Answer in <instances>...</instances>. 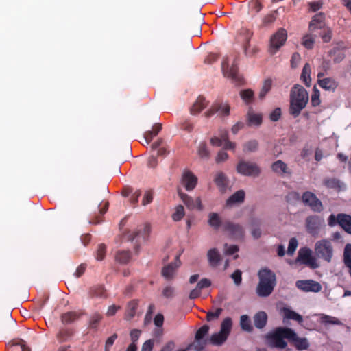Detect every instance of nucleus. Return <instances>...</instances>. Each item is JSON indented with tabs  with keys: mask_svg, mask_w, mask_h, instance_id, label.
I'll use <instances>...</instances> for the list:
<instances>
[{
	"mask_svg": "<svg viewBox=\"0 0 351 351\" xmlns=\"http://www.w3.org/2000/svg\"><path fill=\"white\" fill-rule=\"evenodd\" d=\"M308 101V94L301 85L295 84L291 90L289 113L294 118L298 117Z\"/></svg>",
	"mask_w": 351,
	"mask_h": 351,
	"instance_id": "f257e3e1",
	"label": "nucleus"
},
{
	"mask_svg": "<svg viewBox=\"0 0 351 351\" xmlns=\"http://www.w3.org/2000/svg\"><path fill=\"white\" fill-rule=\"evenodd\" d=\"M259 282L256 287V294L260 297H267L271 294L276 285V274L267 267L259 269L257 274Z\"/></svg>",
	"mask_w": 351,
	"mask_h": 351,
	"instance_id": "f03ea898",
	"label": "nucleus"
},
{
	"mask_svg": "<svg viewBox=\"0 0 351 351\" xmlns=\"http://www.w3.org/2000/svg\"><path fill=\"white\" fill-rule=\"evenodd\" d=\"M293 335L291 328L278 327L272 333L269 334L267 337L271 347L284 349L287 346V343L284 339L289 340L290 337Z\"/></svg>",
	"mask_w": 351,
	"mask_h": 351,
	"instance_id": "7ed1b4c3",
	"label": "nucleus"
},
{
	"mask_svg": "<svg viewBox=\"0 0 351 351\" xmlns=\"http://www.w3.org/2000/svg\"><path fill=\"white\" fill-rule=\"evenodd\" d=\"M315 254L316 256L326 263L332 261L334 249L331 241L329 239H322L317 241L315 244Z\"/></svg>",
	"mask_w": 351,
	"mask_h": 351,
	"instance_id": "20e7f679",
	"label": "nucleus"
},
{
	"mask_svg": "<svg viewBox=\"0 0 351 351\" xmlns=\"http://www.w3.org/2000/svg\"><path fill=\"white\" fill-rule=\"evenodd\" d=\"M221 70L223 75L231 79L232 82L237 86L243 84V78L239 73L237 67V57L234 58V62L230 67H229V62L228 58H224L221 62Z\"/></svg>",
	"mask_w": 351,
	"mask_h": 351,
	"instance_id": "39448f33",
	"label": "nucleus"
},
{
	"mask_svg": "<svg viewBox=\"0 0 351 351\" xmlns=\"http://www.w3.org/2000/svg\"><path fill=\"white\" fill-rule=\"evenodd\" d=\"M236 169L238 173L244 176L256 178L261 173V169L256 163L243 160L238 162Z\"/></svg>",
	"mask_w": 351,
	"mask_h": 351,
	"instance_id": "423d86ee",
	"label": "nucleus"
},
{
	"mask_svg": "<svg viewBox=\"0 0 351 351\" xmlns=\"http://www.w3.org/2000/svg\"><path fill=\"white\" fill-rule=\"evenodd\" d=\"M328 224L330 227L339 225L345 232L351 234V215L339 213L337 215L331 214L328 218Z\"/></svg>",
	"mask_w": 351,
	"mask_h": 351,
	"instance_id": "0eeeda50",
	"label": "nucleus"
},
{
	"mask_svg": "<svg viewBox=\"0 0 351 351\" xmlns=\"http://www.w3.org/2000/svg\"><path fill=\"white\" fill-rule=\"evenodd\" d=\"M301 200L305 206H308L315 213H321L324 209L322 202L313 192H304L301 195Z\"/></svg>",
	"mask_w": 351,
	"mask_h": 351,
	"instance_id": "6e6552de",
	"label": "nucleus"
},
{
	"mask_svg": "<svg viewBox=\"0 0 351 351\" xmlns=\"http://www.w3.org/2000/svg\"><path fill=\"white\" fill-rule=\"evenodd\" d=\"M287 39V32L284 28H280L270 38V53L274 54L284 45Z\"/></svg>",
	"mask_w": 351,
	"mask_h": 351,
	"instance_id": "1a4fd4ad",
	"label": "nucleus"
},
{
	"mask_svg": "<svg viewBox=\"0 0 351 351\" xmlns=\"http://www.w3.org/2000/svg\"><path fill=\"white\" fill-rule=\"evenodd\" d=\"M297 261L309 266L311 269H316L319 267L315 257L312 256V251L308 247H304L299 250Z\"/></svg>",
	"mask_w": 351,
	"mask_h": 351,
	"instance_id": "9d476101",
	"label": "nucleus"
},
{
	"mask_svg": "<svg viewBox=\"0 0 351 351\" xmlns=\"http://www.w3.org/2000/svg\"><path fill=\"white\" fill-rule=\"evenodd\" d=\"M223 230L228 232L229 236L233 239H242L244 236V230L242 226L229 220L223 221Z\"/></svg>",
	"mask_w": 351,
	"mask_h": 351,
	"instance_id": "9b49d317",
	"label": "nucleus"
},
{
	"mask_svg": "<svg viewBox=\"0 0 351 351\" xmlns=\"http://www.w3.org/2000/svg\"><path fill=\"white\" fill-rule=\"evenodd\" d=\"M296 287L305 292L317 293L322 290V285L319 282L313 280H300L295 283Z\"/></svg>",
	"mask_w": 351,
	"mask_h": 351,
	"instance_id": "f8f14e48",
	"label": "nucleus"
},
{
	"mask_svg": "<svg viewBox=\"0 0 351 351\" xmlns=\"http://www.w3.org/2000/svg\"><path fill=\"white\" fill-rule=\"evenodd\" d=\"M305 226L306 231L310 234L317 236L320 230L321 219L317 215L308 216L305 220Z\"/></svg>",
	"mask_w": 351,
	"mask_h": 351,
	"instance_id": "ddd939ff",
	"label": "nucleus"
},
{
	"mask_svg": "<svg viewBox=\"0 0 351 351\" xmlns=\"http://www.w3.org/2000/svg\"><path fill=\"white\" fill-rule=\"evenodd\" d=\"M178 195L188 209H197L198 210H203L204 207L202 204V200L200 197H197L195 199H194L191 196L182 192H178Z\"/></svg>",
	"mask_w": 351,
	"mask_h": 351,
	"instance_id": "4468645a",
	"label": "nucleus"
},
{
	"mask_svg": "<svg viewBox=\"0 0 351 351\" xmlns=\"http://www.w3.org/2000/svg\"><path fill=\"white\" fill-rule=\"evenodd\" d=\"M182 184L187 191L193 190L197 184V178L190 171H184L182 177Z\"/></svg>",
	"mask_w": 351,
	"mask_h": 351,
	"instance_id": "2eb2a0df",
	"label": "nucleus"
},
{
	"mask_svg": "<svg viewBox=\"0 0 351 351\" xmlns=\"http://www.w3.org/2000/svg\"><path fill=\"white\" fill-rule=\"evenodd\" d=\"M180 265V261L179 256H176V260L173 263H171L163 267L162 269V275L167 280H171L173 278L176 269Z\"/></svg>",
	"mask_w": 351,
	"mask_h": 351,
	"instance_id": "dca6fc26",
	"label": "nucleus"
},
{
	"mask_svg": "<svg viewBox=\"0 0 351 351\" xmlns=\"http://www.w3.org/2000/svg\"><path fill=\"white\" fill-rule=\"evenodd\" d=\"M271 169L274 173L280 176H284L285 175L290 176L291 174V169L288 167L287 165L281 160H278L273 162L271 165Z\"/></svg>",
	"mask_w": 351,
	"mask_h": 351,
	"instance_id": "f3484780",
	"label": "nucleus"
},
{
	"mask_svg": "<svg viewBox=\"0 0 351 351\" xmlns=\"http://www.w3.org/2000/svg\"><path fill=\"white\" fill-rule=\"evenodd\" d=\"M317 84L322 89L332 93H334L339 86V82L332 77L317 80Z\"/></svg>",
	"mask_w": 351,
	"mask_h": 351,
	"instance_id": "a211bd4d",
	"label": "nucleus"
},
{
	"mask_svg": "<svg viewBox=\"0 0 351 351\" xmlns=\"http://www.w3.org/2000/svg\"><path fill=\"white\" fill-rule=\"evenodd\" d=\"M293 336L290 337L289 341L292 342L298 350H307L309 347V343L306 338H300L292 330Z\"/></svg>",
	"mask_w": 351,
	"mask_h": 351,
	"instance_id": "6ab92c4d",
	"label": "nucleus"
},
{
	"mask_svg": "<svg viewBox=\"0 0 351 351\" xmlns=\"http://www.w3.org/2000/svg\"><path fill=\"white\" fill-rule=\"evenodd\" d=\"M208 101L205 97L199 95L196 99L195 102L190 108V113L192 115L198 114L202 110H204L208 106Z\"/></svg>",
	"mask_w": 351,
	"mask_h": 351,
	"instance_id": "aec40b11",
	"label": "nucleus"
},
{
	"mask_svg": "<svg viewBox=\"0 0 351 351\" xmlns=\"http://www.w3.org/2000/svg\"><path fill=\"white\" fill-rule=\"evenodd\" d=\"M325 15L322 12L315 14L309 23V29L311 31H314L317 29L324 27L325 23Z\"/></svg>",
	"mask_w": 351,
	"mask_h": 351,
	"instance_id": "412c9836",
	"label": "nucleus"
},
{
	"mask_svg": "<svg viewBox=\"0 0 351 351\" xmlns=\"http://www.w3.org/2000/svg\"><path fill=\"white\" fill-rule=\"evenodd\" d=\"M208 225L215 230H219L222 227L223 221H222L220 215L217 213H210L208 219Z\"/></svg>",
	"mask_w": 351,
	"mask_h": 351,
	"instance_id": "4be33fe9",
	"label": "nucleus"
},
{
	"mask_svg": "<svg viewBox=\"0 0 351 351\" xmlns=\"http://www.w3.org/2000/svg\"><path fill=\"white\" fill-rule=\"evenodd\" d=\"M108 206V202L101 203L99 206V215L95 214L93 218L89 221V223L96 225L101 223L103 221L102 216L107 212Z\"/></svg>",
	"mask_w": 351,
	"mask_h": 351,
	"instance_id": "5701e85b",
	"label": "nucleus"
},
{
	"mask_svg": "<svg viewBox=\"0 0 351 351\" xmlns=\"http://www.w3.org/2000/svg\"><path fill=\"white\" fill-rule=\"evenodd\" d=\"M208 260L210 265L216 267L221 261V255L216 248H212L207 253Z\"/></svg>",
	"mask_w": 351,
	"mask_h": 351,
	"instance_id": "b1692460",
	"label": "nucleus"
},
{
	"mask_svg": "<svg viewBox=\"0 0 351 351\" xmlns=\"http://www.w3.org/2000/svg\"><path fill=\"white\" fill-rule=\"evenodd\" d=\"M267 315L264 311H259L254 316V322L256 328L261 329L267 324Z\"/></svg>",
	"mask_w": 351,
	"mask_h": 351,
	"instance_id": "393cba45",
	"label": "nucleus"
},
{
	"mask_svg": "<svg viewBox=\"0 0 351 351\" xmlns=\"http://www.w3.org/2000/svg\"><path fill=\"white\" fill-rule=\"evenodd\" d=\"M138 306V300H133L128 303L125 313V319L126 320H130L135 316Z\"/></svg>",
	"mask_w": 351,
	"mask_h": 351,
	"instance_id": "a878e982",
	"label": "nucleus"
},
{
	"mask_svg": "<svg viewBox=\"0 0 351 351\" xmlns=\"http://www.w3.org/2000/svg\"><path fill=\"white\" fill-rule=\"evenodd\" d=\"M343 260L345 266L348 269V273L351 277V243L345 245Z\"/></svg>",
	"mask_w": 351,
	"mask_h": 351,
	"instance_id": "bb28decb",
	"label": "nucleus"
},
{
	"mask_svg": "<svg viewBox=\"0 0 351 351\" xmlns=\"http://www.w3.org/2000/svg\"><path fill=\"white\" fill-rule=\"evenodd\" d=\"M311 65L306 63L302 69L300 79L306 86H310L311 84Z\"/></svg>",
	"mask_w": 351,
	"mask_h": 351,
	"instance_id": "cd10ccee",
	"label": "nucleus"
},
{
	"mask_svg": "<svg viewBox=\"0 0 351 351\" xmlns=\"http://www.w3.org/2000/svg\"><path fill=\"white\" fill-rule=\"evenodd\" d=\"M215 182L221 191H225L228 186V180L226 175L222 172L217 173Z\"/></svg>",
	"mask_w": 351,
	"mask_h": 351,
	"instance_id": "c85d7f7f",
	"label": "nucleus"
},
{
	"mask_svg": "<svg viewBox=\"0 0 351 351\" xmlns=\"http://www.w3.org/2000/svg\"><path fill=\"white\" fill-rule=\"evenodd\" d=\"M228 337H227L226 335H223L220 332H216L210 336L209 342L210 344L213 346H219L223 345L226 342Z\"/></svg>",
	"mask_w": 351,
	"mask_h": 351,
	"instance_id": "c756f323",
	"label": "nucleus"
},
{
	"mask_svg": "<svg viewBox=\"0 0 351 351\" xmlns=\"http://www.w3.org/2000/svg\"><path fill=\"white\" fill-rule=\"evenodd\" d=\"M245 199V192L243 190H239L232 195L226 201L228 206H231L234 204L241 203Z\"/></svg>",
	"mask_w": 351,
	"mask_h": 351,
	"instance_id": "7c9ffc66",
	"label": "nucleus"
},
{
	"mask_svg": "<svg viewBox=\"0 0 351 351\" xmlns=\"http://www.w3.org/2000/svg\"><path fill=\"white\" fill-rule=\"evenodd\" d=\"M250 225L252 226L251 234L252 237L256 239L260 238L261 236V230L260 228L261 226V219L257 218L252 219Z\"/></svg>",
	"mask_w": 351,
	"mask_h": 351,
	"instance_id": "2f4dec72",
	"label": "nucleus"
},
{
	"mask_svg": "<svg viewBox=\"0 0 351 351\" xmlns=\"http://www.w3.org/2000/svg\"><path fill=\"white\" fill-rule=\"evenodd\" d=\"M232 326V319L229 317H226L221 324L219 332L228 337L231 332Z\"/></svg>",
	"mask_w": 351,
	"mask_h": 351,
	"instance_id": "473e14b6",
	"label": "nucleus"
},
{
	"mask_svg": "<svg viewBox=\"0 0 351 351\" xmlns=\"http://www.w3.org/2000/svg\"><path fill=\"white\" fill-rule=\"evenodd\" d=\"M89 294L92 298H106V290L101 285H96L90 289Z\"/></svg>",
	"mask_w": 351,
	"mask_h": 351,
	"instance_id": "72a5a7b5",
	"label": "nucleus"
},
{
	"mask_svg": "<svg viewBox=\"0 0 351 351\" xmlns=\"http://www.w3.org/2000/svg\"><path fill=\"white\" fill-rule=\"evenodd\" d=\"M285 318L287 319H292L297 321L298 323H302L303 322L302 316L296 312L293 311L287 308H284L283 309Z\"/></svg>",
	"mask_w": 351,
	"mask_h": 351,
	"instance_id": "f704fd0d",
	"label": "nucleus"
},
{
	"mask_svg": "<svg viewBox=\"0 0 351 351\" xmlns=\"http://www.w3.org/2000/svg\"><path fill=\"white\" fill-rule=\"evenodd\" d=\"M80 316V313L74 311H70L62 314L61 319L63 324H68L77 319Z\"/></svg>",
	"mask_w": 351,
	"mask_h": 351,
	"instance_id": "c9c22d12",
	"label": "nucleus"
},
{
	"mask_svg": "<svg viewBox=\"0 0 351 351\" xmlns=\"http://www.w3.org/2000/svg\"><path fill=\"white\" fill-rule=\"evenodd\" d=\"M240 326L243 330L246 332H252L253 327L252 326L251 319L247 315H243L240 317Z\"/></svg>",
	"mask_w": 351,
	"mask_h": 351,
	"instance_id": "e433bc0d",
	"label": "nucleus"
},
{
	"mask_svg": "<svg viewBox=\"0 0 351 351\" xmlns=\"http://www.w3.org/2000/svg\"><path fill=\"white\" fill-rule=\"evenodd\" d=\"M330 57L334 56V63H339L345 58V54L337 47H335L328 51Z\"/></svg>",
	"mask_w": 351,
	"mask_h": 351,
	"instance_id": "4c0bfd02",
	"label": "nucleus"
},
{
	"mask_svg": "<svg viewBox=\"0 0 351 351\" xmlns=\"http://www.w3.org/2000/svg\"><path fill=\"white\" fill-rule=\"evenodd\" d=\"M320 322L324 325H342V322L335 317L322 314L320 317Z\"/></svg>",
	"mask_w": 351,
	"mask_h": 351,
	"instance_id": "58836bf2",
	"label": "nucleus"
},
{
	"mask_svg": "<svg viewBox=\"0 0 351 351\" xmlns=\"http://www.w3.org/2000/svg\"><path fill=\"white\" fill-rule=\"evenodd\" d=\"M116 261L121 264H125L131 258V254L129 251L121 250L117 252L115 256Z\"/></svg>",
	"mask_w": 351,
	"mask_h": 351,
	"instance_id": "ea45409f",
	"label": "nucleus"
},
{
	"mask_svg": "<svg viewBox=\"0 0 351 351\" xmlns=\"http://www.w3.org/2000/svg\"><path fill=\"white\" fill-rule=\"evenodd\" d=\"M197 153L199 157L202 158L208 159L210 158V152L207 147L206 143L204 142H202L199 143Z\"/></svg>",
	"mask_w": 351,
	"mask_h": 351,
	"instance_id": "a19ab883",
	"label": "nucleus"
},
{
	"mask_svg": "<svg viewBox=\"0 0 351 351\" xmlns=\"http://www.w3.org/2000/svg\"><path fill=\"white\" fill-rule=\"evenodd\" d=\"M102 319V315L98 313H93L89 320V327L93 329H97L98 324Z\"/></svg>",
	"mask_w": 351,
	"mask_h": 351,
	"instance_id": "79ce46f5",
	"label": "nucleus"
},
{
	"mask_svg": "<svg viewBox=\"0 0 351 351\" xmlns=\"http://www.w3.org/2000/svg\"><path fill=\"white\" fill-rule=\"evenodd\" d=\"M324 184L330 189L341 188V182L337 178H327L324 180Z\"/></svg>",
	"mask_w": 351,
	"mask_h": 351,
	"instance_id": "37998d69",
	"label": "nucleus"
},
{
	"mask_svg": "<svg viewBox=\"0 0 351 351\" xmlns=\"http://www.w3.org/2000/svg\"><path fill=\"white\" fill-rule=\"evenodd\" d=\"M258 143L256 140H251L243 145V152H252L258 149Z\"/></svg>",
	"mask_w": 351,
	"mask_h": 351,
	"instance_id": "c03bdc74",
	"label": "nucleus"
},
{
	"mask_svg": "<svg viewBox=\"0 0 351 351\" xmlns=\"http://www.w3.org/2000/svg\"><path fill=\"white\" fill-rule=\"evenodd\" d=\"M272 81L270 79L265 80L263 87L259 93V98L263 99L271 88Z\"/></svg>",
	"mask_w": 351,
	"mask_h": 351,
	"instance_id": "a18cd8bd",
	"label": "nucleus"
},
{
	"mask_svg": "<svg viewBox=\"0 0 351 351\" xmlns=\"http://www.w3.org/2000/svg\"><path fill=\"white\" fill-rule=\"evenodd\" d=\"M185 215L184 206L178 205L176 208L175 212L172 215V219L175 221H180Z\"/></svg>",
	"mask_w": 351,
	"mask_h": 351,
	"instance_id": "49530a36",
	"label": "nucleus"
},
{
	"mask_svg": "<svg viewBox=\"0 0 351 351\" xmlns=\"http://www.w3.org/2000/svg\"><path fill=\"white\" fill-rule=\"evenodd\" d=\"M248 122L250 125H260L262 123V116L259 114L249 113Z\"/></svg>",
	"mask_w": 351,
	"mask_h": 351,
	"instance_id": "de8ad7c7",
	"label": "nucleus"
},
{
	"mask_svg": "<svg viewBox=\"0 0 351 351\" xmlns=\"http://www.w3.org/2000/svg\"><path fill=\"white\" fill-rule=\"evenodd\" d=\"M242 99L246 103L250 104L252 101L254 93L251 89H246L240 92Z\"/></svg>",
	"mask_w": 351,
	"mask_h": 351,
	"instance_id": "09e8293b",
	"label": "nucleus"
},
{
	"mask_svg": "<svg viewBox=\"0 0 351 351\" xmlns=\"http://www.w3.org/2000/svg\"><path fill=\"white\" fill-rule=\"evenodd\" d=\"M319 97H320V93H319V90L317 89L316 87L315 86L313 89V93H312L311 99V102L313 107L318 106L320 104L321 100H320Z\"/></svg>",
	"mask_w": 351,
	"mask_h": 351,
	"instance_id": "8fccbe9b",
	"label": "nucleus"
},
{
	"mask_svg": "<svg viewBox=\"0 0 351 351\" xmlns=\"http://www.w3.org/2000/svg\"><path fill=\"white\" fill-rule=\"evenodd\" d=\"M209 326L208 325H204L200 327L195 333V340L199 341L202 340L208 332Z\"/></svg>",
	"mask_w": 351,
	"mask_h": 351,
	"instance_id": "3c124183",
	"label": "nucleus"
},
{
	"mask_svg": "<svg viewBox=\"0 0 351 351\" xmlns=\"http://www.w3.org/2000/svg\"><path fill=\"white\" fill-rule=\"evenodd\" d=\"M301 199V196L298 192L291 191L286 196V200L288 203L294 204Z\"/></svg>",
	"mask_w": 351,
	"mask_h": 351,
	"instance_id": "603ef678",
	"label": "nucleus"
},
{
	"mask_svg": "<svg viewBox=\"0 0 351 351\" xmlns=\"http://www.w3.org/2000/svg\"><path fill=\"white\" fill-rule=\"evenodd\" d=\"M106 246L104 243H101L98 245L97 250L96 252V259L97 261H102L106 255Z\"/></svg>",
	"mask_w": 351,
	"mask_h": 351,
	"instance_id": "864d4df0",
	"label": "nucleus"
},
{
	"mask_svg": "<svg viewBox=\"0 0 351 351\" xmlns=\"http://www.w3.org/2000/svg\"><path fill=\"white\" fill-rule=\"evenodd\" d=\"M223 309L221 308H218L216 309L215 312L208 311L206 313V320L208 322H211L215 319H217L220 315L221 314Z\"/></svg>",
	"mask_w": 351,
	"mask_h": 351,
	"instance_id": "5fc2aeb1",
	"label": "nucleus"
},
{
	"mask_svg": "<svg viewBox=\"0 0 351 351\" xmlns=\"http://www.w3.org/2000/svg\"><path fill=\"white\" fill-rule=\"evenodd\" d=\"M315 43L314 38L311 35H306L303 37L302 45L308 49H313Z\"/></svg>",
	"mask_w": 351,
	"mask_h": 351,
	"instance_id": "6e6d98bb",
	"label": "nucleus"
},
{
	"mask_svg": "<svg viewBox=\"0 0 351 351\" xmlns=\"http://www.w3.org/2000/svg\"><path fill=\"white\" fill-rule=\"evenodd\" d=\"M220 110V106H219V103L213 104L211 107L205 112L204 116L206 118H210L213 116L215 113L219 112Z\"/></svg>",
	"mask_w": 351,
	"mask_h": 351,
	"instance_id": "4d7b16f0",
	"label": "nucleus"
},
{
	"mask_svg": "<svg viewBox=\"0 0 351 351\" xmlns=\"http://www.w3.org/2000/svg\"><path fill=\"white\" fill-rule=\"evenodd\" d=\"M231 278L234 280V282L236 285H240L242 282L241 271L239 269L235 270L234 273L231 275Z\"/></svg>",
	"mask_w": 351,
	"mask_h": 351,
	"instance_id": "13d9d810",
	"label": "nucleus"
},
{
	"mask_svg": "<svg viewBox=\"0 0 351 351\" xmlns=\"http://www.w3.org/2000/svg\"><path fill=\"white\" fill-rule=\"evenodd\" d=\"M252 10L255 13H258L263 8V5L260 0H252L250 2Z\"/></svg>",
	"mask_w": 351,
	"mask_h": 351,
	"instance_id": "bf43d9fd",
	"label": "nucleus"
},
{
	"mask_svg": "<svg viewBox=\"0 0 351 351\" xmlns=\"http://www.w3.org/2000/svg\"><path fill=\"white\" fill-rule=\"evenodd\" d=\"M297 247H298V241H297L296 239L291 238L289 242L287 254L289 255H292L294 253V252L295 251Z\"/></svg>",
	"mask_w": 351,
	"mask_h": 351,
	"instance_id": "052dcab7",
	"label": "nucleus"
},
{
	"mask_svg": "<svg viewBox=\"0 0 351 351\" xmlns=\"http://www.w3.org/2000/svg\"><path fill=\"white\" fill-rule=\"evenodd\" d=\"M180 128L187 132H191L194 128V124L189 120L181 123Z\"/></svg>",
	"mask_w": 351,
	"mask_h": 351,
	"instance_id": "680f3d73",
	"label": "nucleus"
},
{
	"mask_svg": "<svg viewBox=\"0 0 351 351\" xmlns=\"http://www.w3.org/2000/svg\"><path fill=\"white\" fill-rule=\"evenodd\" d=\"M281 117L280 108H276L269 114V118L272 121H277Z\"/></svg>",
	"mask_w": 351,
	"mask_h": 351,
	"instance_id": "e2e57ef3",
	"label": "nucleus"
},
{
	"mask_svg": "<svg viewBox=\"0 0 351 351\" xmlns=\"http://www.w3.org/2000/svg\"><path fill=\"white\" fill-rule=\"evenodd\" d=\"M141 334V331L138 329H133L130 331V337L132 340L131 343L136 344L137 341L138 340Z\"/></svg>",
	"mask_w": 351,
	"mask_h": 351,
	"instance_id": "0e129e2a",
	"label": "nucleus"
},
{
	"mask_svg": "<svg viewBox=\"0 0 351 351\" xmlns=\"http://www.w3.org/2000/svg\"><path fill=\"white\" fill-rule=\"evenodd\" d=\"M118 336L116 333L108 337L105 344V351H109L110 348L114 344V341L117 339Z\"/></svg>",
	"mask_w": 351,
	"mask_h": 351,
	"instance_id": "69168bd1",
	"label": "nucleus"
},
{
	"mask_svg": "<svg viewBox=\"0 0 351 351\" xmlns=\"http://www.w3.org/2000/svg\"><path fill=\"white\" fill-rule=\"evenodd\" d=\"M301 57L300 55L298 52H295L293 53L291 59V66L292 68H295L298 66L299 62H300Z\"/></svg>",
	"mask_w": 351,
	"mask_h": 351,
	"instance_id": "338daca9",
	"label": "nucleus"
},
{
	"mask_svg": "<svg viewBox=\"0 0 351 351\" xmlns=\"http://www.w3.org/2000/svg\"><path fill=\"white\" fill-rule=\"evenodd\" d=\"M153 339L147 340L142 346L141 351H152L154 347Z\"/></svg>",
	"mask_w": 351,
	"mask_h": 351,
	"instance_id": "774afa93",
	"label": "nucleus"
}]
</instances>
